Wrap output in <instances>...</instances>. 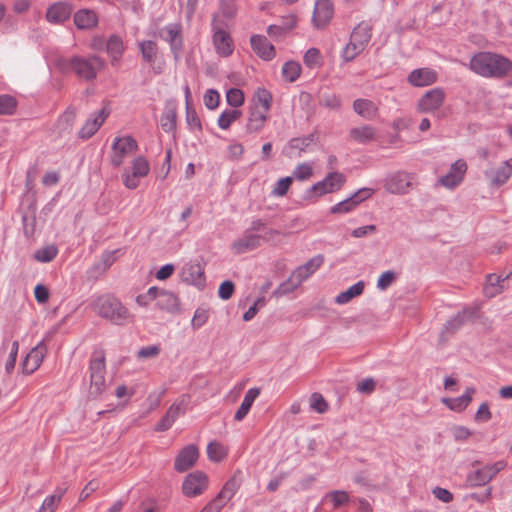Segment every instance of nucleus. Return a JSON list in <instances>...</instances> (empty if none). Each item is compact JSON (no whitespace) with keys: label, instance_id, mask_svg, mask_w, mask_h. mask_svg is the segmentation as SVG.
Returning <instances> with one entry per match:
<instances>
[{"label":"nucleus","instance_id":"1","mask_svg":"<svg viewBox=\"0 0 512 512\" xmlns=\"http://www.w3.org/2000/svg\"><path fill=\"white\" fill-rule=\"evenodd\" d=\"M55 67L62 74L73 72L85 81H92L96 79L98 72L105 68V62L97 55L58 57L55 60Z\"/></svg>","mask_w":512,"mask_h":512},{"label":"nucleus","instance_id":"2","mask_svg":"<svg viewBox=\"0 0 512 512\" xmlns=\"http://www.w3.org/2000/svg\"><path fill=\"white\" fill-rule=\"evenodd\" d=\"M470 69L483 77L503 78L512 73V62L492 52H479L470 60Z\"/></svg>","mask_w":512,"mask_h":512},{"label":"nucleus","instance_id":"3","mask_svg":"<svg viewBox=\"0 0 512 512\" xmlns=\"http://www.w3.org/2000/svg\"><path fill=\"white\" fill-rule=\"evenodd\" d=\"M95 312L115 325H124L132 321L128 309L114 296L103 295L94 302Z\"/></svg>","mask_w":512,"mask_h":512},{"label":"nucleus","instance_id":"4","mask_svg":"<svg viewBox=\"0 0 512 512\" xmlns=\"http://www.w3.org/2000/svg\"><path fill=\"white\" fill-rule=\"evenodd\" d=\"M90 372V395L98 397L106 389V358L103 348L95 349L92 352L89 362Z\"/></svg>","mask_w":512,"mask_h":512},{"label":"nucleus","instance_id":"5","mask_svg":"<svg viewBox=\"0 0 512 512\" xmlns=\"http://www.w3.org/2000/svg\"><path fill=\"white\" fill-rule=\"evenodd\" d=\"M346 182V176L343 173L334 171L326 177L312 185L305 193V199L309 200L328 193L339 191Z\"/></svg>","mask_w":512,"mask_h":512},{"label":"nucleus","instance_id":"6","mask_svg":"<svg viewBox=\"0 0 512 512\" xmlns=\"http://www.w3.org/2000/svg\"><path fill=\"white\" fill-rule=\"evenodd\" d=\"M159 37L169 43L174 59L178 60L184 45L182 25L178 22L166 25L159 31Z\"/></svg>","mask_w":512,"mask_h":512},{"label":"nucleus","instance_id":"7","mask_svg":"<svg viewBox=\"0 0 512 512\" xmlns=\"http://www.w3.org/2000/svg\"><path fill=\"white\" fill-rule=\"evenodd\" d=\"M112 150L111 163L114 167H119L123 164L126 156L138 150V144L131 136L117 137L112 144Z\"/></svg>","mask_w":512,"mask_h":512},{"label":"nucleus","instance_id":"8","mask_svg":"<svg viewBox=\"0 0 512 512\" xmlns=\"http://www.w3.org/2000/svg\"><path fill=\"white\" fill-rule=\"evenodd\" d=\"M218 16L214 15L212 19L213 45L218 55L228 57L233 53L234 43L230 34L217 26Z\"/></svg>","mask_w":512,"mask_h":512},{"label":"nucleus","instance_id":"9","mask_svg":"<svg viewBox=\"0 0 512 512\" xmlns=\"http://www.w3.org/2000/svg\"><path fill=\"white\" fill-rule=\"evenodd\" d=\"M208 487V477L202 471L189 473L182 484L183 494L187 497L201 495Z\"/></svg>","mask_w":512,"mask_h":512},{"label":"nucleus","instance_id":"10","mask_svg":"<svg viewBox=\"0 0 512 512\" xmlns=\"http://www.w3.org/2000/svg\"><path fill=\"white\" fill-rule=\"evenodd\" d=\"M373 192L374 191L371 188H361L358 191H356L352 196L332 206L330 212L332 214L349 213L353 211L360 203L370 198Z\"/></svg>","mask_w":512,"mask_h":512},{"label":"nucleus","instance_id":"11","mask_svg":"<svg viewBox=\"0 0 512 512\" xmlns=\"http://www.w3.org/2000/svg\"><path fill=\"white\" fill-rule=\"evenodd\" d=\"M188 404V399L184 395L173 403L168 411L165 413V415L162 417V419L159 421V423L156 425L155 430L159 432L167 431L175 422V420L180 416L183 415L186 411V406Z\"/></svg>","mask_w":512,"mask_h":512},{"label":"nucleus","instance_id":"12","mask_svg":"<svg viewBox=\"0 0 512 512\" xmlns=\"http://www.w3.org/2000/svg\"><path fill=\"white\" fill-rule=\"evenodd\" d=\"M467 171V163L463 159L455 161L449 171L439 178V183L449 189L458 186L464 179Z\"/></svg>","mask_w":512,"mask_h":512},{"label":"nucleus","instance_id":"13","mask_svg":"<svg viewBox=\"0 0 512 512\" xmlns=\"http://www.w3.org/2000/svg\"><path fill=\"white\" fill-rule=\"evenodd\" d=\"M445 91L442 88H433L427 91L418 101V110L428 113L437 110L445 101Z\"/></svg>","mask_w":512,"mask_h":512},{"label":"nucleus","instance_id":"14","mask_svg":"<svg viewBox=\"0 0 512 512\" xmlns=\"http://www.w3.org/2000/svg\"><path fill=\"white\" fill-rule=\"evenodd\" d=\"M109 115L110 109L107 106H104L99 112L92 114L80 129L78 133L79 138L84 140L91 138L99 130Z\"/></svg>","mask_w":512,"mask_h":512},{"label":"nucleus","instance_id":"15","mask_svg":"<svg viewBox=\"0 0 512 512\" xmlns=\"http://www.w3.org/2000/svg\"><path fill=\"white\" fill-rule=\"evenodd\" d=\"M261 242L262 235L245 230L242 237L231 244V250L237 255L244 254L260 247Z\"/></svg>","mask_w":512,"mask_h":512},{"label":"nucleus","instance_id":"16","mask_svg":"<svg viewBox=\"0 0 512 512\" xmlns=\"http://www.w3.org/2000/svg\"><path fill=\"white\" fill-rule=\"evenodd\" d=\"M46 350L47 348L43 341L32 348L21 363L22 372L27 375L34 373L40 367Z\"/></svg>","mask_w":512,"mask_h":512},{"label":"nucleus","instance_id":"17","mask_svg":"<svg viewBox=\"0 0 512 512\" xmlns=\"http://www.w3.org/2000/svg\"><path fill=\"white\" fill-rule=\"evenodd\" d=\"M199 451L196 445L190 444L184 447L177 455L174 468L178 472H185L190 469L197 461Z\"/></svg>","mask_w":512,"mask_h":512},{"label":"nucleus","instance_id":"18","mask_svg":"<svg viewBox=\"0 0 512 512\" xmlns=\"http://www.w3.org/2000/svg\"><path fill=\"white\" fill-rule=\"evenodd\" d=\"M333 13V4L330 0H318L312 17L314 26L318 29L325 27L332 19Z\"/></svg>","mask_w":512,"mask_h":512},{"label":"nucleus","instance_id":"19","mask_svg":"<svg viewBox=\"0 0 512 512\" xmlns=\"http://www.w3.org/2000/svg\"><path fill=\"white\" fill-rule=\"evenodd\" d=\"M491 186L499 187L505 184L512 175V164L504 161L498 168H490L484 172Z\"/></svg>","mask_w":512,"mask_h":512},{"label":"nucleus","instance_id":"20","mask_svg":"<svg viewBox=\"0 0 512 512\" xmlns=\"http://www.w3.org/2000/svg\"><path fill=\"white\" fill-rule=\"evenodd\" d=\"M407 80L414 87H424L437 81V73L431 68H418L410 72Z\"/></svg>","mask_w":512,"mask_h":512},{"label":"nucleus","instance_id":"21","mask_svg":"<svg viewBox=\"0 0 512 512\" xmlns=\"http://www.w3.org/2000/svg\"><path fill=\"white\" fill-rule=\"evenodd\" d=\"M250 43L253 51L263 60H272L275 55V47L263 35H252Z\"/></svg>","mask_w":512,"mask_h":512},{"label":"nucleus","instance_id":"22","mask_svg":"<svg viewBox=\"0 0 512 512\" xmlns=\"http://www.w3.org/2000/svg\"><path fill=\"white\" fill-rule=\"evenodd\" d=\"M75 120L76 108L73 106L67 107V109L59 116L55 125L56 133L60 138L71 134Z\"/></svg>","mask_w":512,"mask_h":512},{"label":"nucleus","instance_id":"23","mask_svg":"<svg viewBox=\"0 0 512 512\" xmlns=\"http://www.w3.org/2000/svg\"><path fill=\"white\" fill-rule=\"evenodd\" d=\"M411 187L410 177L406 173L398 172L386 179L385 189L392 194H405Z\"/></svg>","mask_w":512,"mask_h":512},{"label":"nucleus","instance_id":"24","mask_svg":"<svg viewBox=\"0 0 512 512\" xmlns=\"http://www.w3.org/2000/svg\"><path fill=\"white\" fill-rule=\"evenodd\" d=\"M73 11V6L67 2H57L52 4L46 12V18L50 23H63L69 19Z\"/></svg>","mask_w":512,"mask_h":512},{"label":"nucleus","instance_id":"25","mask_svg":"<svg viewBox=\"0 0 512 512\" xmlns=\"http://www.w3.org/2000/svg\"><path fill=\"white\" fill-rule=\"evenodd\" d=\"M182 281L196 286L204 285V269L199 263H187L181 271Z\"/></svg>","mask_w":512,"mask_h":512},{"label":"nucleus","instance_id":"26","mask_svg":"<svg viewBox=\"0 0 512 512\" xmlns=\"http://www.w3.org/2000/svg\"><path fill=\"white\" fill-rule=\"evenodd\" d=\"M475 392L476 389L474 387H468L463 395L456 398H444L442 401L450 410L461 412L470 404Z\"/></svg>","mask_w":512,"mask_h":512},{"label":"nucleus","instance_id":"27","mask_svg":"<svg viewBox=\"0 0 512 512\" xmlns=\"http://www.w3.org/2000/svg\"><path fill=\"white\" fill-rule=\"evenodd\" d=\"M74 23L78 29L87 30L97 25L98 17L93 10L81 9L74 14Z\"/></svg>","mask_w":512,"mask_h":512},{"label":"nucleus","instance_id":"28","mask_svg":"<svg viewBox=\"0 0 512 512\" xmlns=\"http://www.w3.org/2000/svg\"><path fill=\"white\" fill-rule=\"evenodd\" d=\"M324 262L322 254L316 255L309 259L305 264L294 270V277L300 278V281H305L312 275Z\"/></svg>","mask_w":512,"mask_h":512},{"label":"nucleus","instance_id":"29","mask_svg":"<svg viewBox=\"0 0 512 512\" xmlns=\"http://www.w3.org/2000/svg\"><path fill=\"white\" fill-rule=\"evenodd\" d=\"M124 50L125 47L122 38L116 34L111 35L106 42V51L111 57V64L113 66L120 61Z\"/></svg>","mask_w":512,"mask_h":512},{"label":"nucleus","instance_id":"30","mask_svg":"<svg viewBox=\"0 0 512 512\" xmlns=\"http://www.w3.org/2000/svg\"><path fill=\"white\" fill-rule=\"evenodd\" d=\"M268 118V112L258 110V108L250 107L246 131L248 133L259 132L265 125Z\"/></svg>","mask_w":512,"mask_h":512},{"label":"nucleus","instance_id":"31","mask_svg":"<svg viewBox=\"0 0 512 512\" xmlns=\"http://www.w3.org/2000/svg\"><path fill=\"white\" fill-rule=\"evenodd\" d=\"M376 128L371 125H363L350 129L349 136L360 144H367L376 138Z\"/></svg>","mask_w":512,"mask_h":512},{"label":"nucleus","instance_id":"32","mask_svg":"<svg viewBox=\"0 0 512 512\" xmlns=\"http://www.w3.org/2000/svg\"><path fill=\"white\" fill-rule=\"evenodd\" d=\"M353 110L367 120L373 119L378 112V108L373 101L363 98L356 99L353 102Z\"/></svg>","mask_w":512,"mask_h":512},{"label":"nucleus","instance_id":"33","mask_svg":"<svg viewBox=\"0 0 512 512\" xmlns=\"http://www.w3.org/2000/svg\"><path fill=\"white\" fill-rule=\"evenodd\" d=\"M372 26L368 22L359 23L351 32L350 40L356 42L360 47L363 45L364 48L368 45L372 36Z\"/></svg>","mask_w":512,"mask_h":512},{"label":"nucleus","instance_id":"34","mask_svg":"<svg viewBox=\"0 0 512 512\" xmlns=\"http://www.w3.org/2000/svg\"><path fill=\"white\" fill-rule=\"evenodd\" d=\"M259 394L260 388L257 387L251 388L246 392L240 407L234 415V419L236 421H242L247 416L253 405V402L259 396Z\"/></svg>","mask_w":512,"mask_h":512},{"label":"nucleus","instance_id":"35","mask_svg":"<svg viewBox=\"0 0 512 512\" xmlns=\"http://www.w3.org/2000/svg\"><path fill=\"white\" fill-rule=\"evenodd\" d=\"M272 105V95L265 88H258L252 98V104L250 107L258 108L263 112H269Z\"/></svg>","mask_w":512,"mask_h":512},{"label":"nucleus","instance_id":"36","mask_svg":"<svg viewBox=\"0 0 512 512\" xmlns=\"http://www.w3.org/2000/svg\"><path fill=\"white\" fill-rule=\"evenodd\" d=\"M157 306L162 310L174 312L179 308V300L174 293L167 290H161L157 300Z\"/></svg>","mask_w":512,"mask_h":512},{"label":"nucleus","instance_id":"37","mask_svg":"<svg viewBox=\"0 0 512 512\" xmlns=\"http://www.w3.org/2000/svg\"><path fill=\"white\" fill-rule=\"evenodd\" d=\"M365 288L364 281H358L351 287H349L346 291H343L337 295L335 298V302L337 304L343 305L350 302L353 298L360 296Z\"/></svg>","mask_w":512,"mask_h":512},{"label":"nucleus","instance_id":"38","mask_svg":"<svg viewBox=\"0 0 512 512\" xmlns=\"http://www.w3.org/2000/svg\"><path fill=\"white\" fill-rule=\"evenodd\" d=\"M139 50L145 62L153 64L158 54V45L155 41L144 40L139 43Z\"/></svg>","mask_w":512,"mask_h":512},{"label":"nucleus","instance_id":"39","mask_svg":"<svg viewBox=\"0 0 512 512\" xmlns=\"http://www.w3.org/2000/svg\"><path fill=\"white\" fill-rule=\"evenodd\" d=\"M240 488V479L234 474L223 486L221 491L217 494L219 499L227 503Z\"/></svg>","mask_w":512,"mask_h":512},{"label":"nucleus","instance_id":"40","mask_svg":"<svg viewBox=\"0 0 512 512\" xmlns=\"http://www.w3.org/2000/svg\"><path fill=\"white\" fill-rule=\"evenodd\" d=\"M303 281H300V278L294 277V271L291 276L281 283L277 289L274 290L273 296L276 298L282 297L292 291H294L298 286L301 285Z\"/></svg>","mask_w":512,"mask_h":512},{"label":"nucleus","instance_id":"41","mask_svg":"<svg viewBox=\"0 0 512 512\" xmlns=\"http://www.w3.org/2000/svg\"><path fill=\"white\" fill-rule=\"evenodd\" d=\"M319 105L333 111H339L342 106L341 98L335 93L323 92L319 95Z\"/></svg>","mask_w":512,"mask_h":512},{"label":"nucleus","instance_id":"42","mask_svg":"<svg viewBox=\"0 0 512 512\" xmlns=\"http://www.w3.org/2000/svg\"><path fill=\"white\" fill-rule=\"evenodd\" d=\"M301 74V66L298 62L288 61L282 67V75L289 82H295Z\"/></svg>","mask_w":512,"mask_h":512},{"label":"nucleus","instance_id":"43","mask_svg":"<svg viewBox=\"0 0 512 512\" xmlns=\"http://www.w3.org/2000/svg\"><path fill=\"white\" fill-rule=\"evenodd\" d=\"M58 254V249L55 245H47L36 250L34 258L38 262L48 263L51 262Z\"/></svg>","mask_w":512,"mask_h":512},{"label":"nucleus","instance_id":"44","mask_svg":"<svg viewBox=\"0 0 512 512\" xmlns=\"http://www.w3.org/2000/svg\"><path fill=\"white\" fill-rule=\"evenodd\" d=\"M466 482L471 487H477V486H483V485L487 484L489 481H488V477L486 476V473L482 467V468H479L475 471L468 473Z\"/></svg>","mask_w":512,"mask_h":512},{"label":"nucleus","instance_id":"45","mask_svg":"<svg viewBox=\"0 0 512 512\" xmlns=\"http://www.w3.org/2000/svg\"><path fill=\"white\" fill-rule=\"evenodd\" d=\"M17 107L16 99L8 94L0 95V115H12Z\"/></svg>","mask_w":512,"mask_h":512},{"label":"nucleus","instance_id":"46","mask_svg":"<svg viewBox=\"0 0 512 512\" xmlns=\"http://www.w3.org/2000/svg\"><path fill=\"white\" fill-rule=\"evenodd\" d=\"M325 498L329 499L333 503V508H335V509L348 503L349 499H350L348 493L343 490H334V491L328 492L325 495Z\"/></svg>","mask_w":512,"mask_h":512},{"label":"nucleus","instance_id":"47","mask_svg":"<svg viewBox=\"0 0 512 512\" xmlns=\"http://www.w3.org/2000/svg\"><path fill=\"white\" fill-rule=\"evenodd\" d=\"M359 45L350 40L346 46L344 47L343 51H342V58L344 59V61L346 62H349V61H352L354 60L361 52L364 51V47L363 45H361L360 47H358Z\"/></svg>","mask_w":512,"mask_h":512},{"label":"nucleus","instance_id":"48","mask_svg":"<svg viewBox=\"0 0 512 512\" xmlns=\"http://www.w3.org/2000/svg\"><path fill=\"white\" fill-rule=\"evenodd\" d=\"M207 455L211 461L218 462L226 456V451L219 442L212 441L207 446Z\"/></svg>","mask_w":512,"mask_h":512},{"label":"nucleus","instance_id":"49","mask_svg":"<svg viewBox=\"0 0 512 512\" xmlns=\"http://www.w3.org/2000/svg\"><path fill=\"white\" fill-rule=\"evenodd\" d=\"M467 312L463 310L457 313L453 318L449 319L445 324V331L454 333L456 332L466 321Z\"/></svg>","mask_w":512,"mask_h":512},{"label":"nucleus","instance_id":"50","mask_svg":"<svg viewBox=\"0 0 512 512\" xmlns=\"http://www.w3.org/2000/svg\"><path fill=\"white\" fill-rule=\"evenodd\" d=\"M132 173L135 176L144 177L149 173V163L143 156L134 159L132 165Z\"/></svg>","mask_w":512,"mask_h":512},{"label":"nucleus","instance_id":"51","mask_svg":"<svg viewBox=\"0 0 512 512\" xmlns=\"http://www.w3.org/2000/svg\"><path fill=\"white\" fill-rule=\"evenodd\" d=\"M177 114L174 109L167 110L161 119V126L164 131L171 132L176 128Z\"/></svg>","mask_w":512,"mask_h":512},{"label":"nucleus","instance_id":"52","mask_svg":"<svg viewBox=\"0 0 512 512\" xmlns=\"http://www.w3.org/2000/svg\"><path fill=\"white\" fill-rule=\"evenodd\" d=\"M314 141V134H310L306 137L302 138H293L289 142V147L291 149H296L299 151L298 156H300V153L304 151L312 142Z\"/></svg>","mask_w":512,"mask_h":512},{"label":"nucleus","instance_id":"53","mask_svg":"<svg viewBox=\"0 0 512 512\" xmlns=\"http://www.w3.org/2000/svg\"><path fill=\"white\" fill-rule=\"evenodd\" d=\"M209 312L207 309L199 307L196 309L191 321V326L194 330L201 328L208 320Z\"/></svg>","mask_w":512,"mask_h":512},{"label":"nucleus","instance_id":"54","mask_svg":"<svg viewBox=\"0 0 512 512\" xmlns=\"http://www.w3.org/2000/svg\"><path fill=\"white\" fill-rule=\"evenodd\" d=\"M227 103L232 107H239L244 102V94L238 88H231L226 93Z\"/></svg>","mask_w":512,"mask_h":512},{"label":"nucleus","instance_id":"55","mask_svg":"<svg viewBox=\"0 0 512 512\" xmlns=\"http://www.w3.org/2000/svg\"><path fill=\"white\" fill-rule=\"evenodd\" d=\"M312 174V166L308 163H301L294 169L292 178L303 181L309 179Z\"/></svg>","mask_w":512,"mask_h":512},{"label":"nucleus","instance_id":"56","mask_svg":"<svg viewBox=\"0 0 512 512\" xmlns=\"http://www.w3.org/2000/svg\"><path fill=\"white\" fill-rule=\"evenodd\" d=\"M219 5L221 13L225 18L231 19L235 17L237 12L235 0H219Z\"/></svg>","mask_w":512,"mask_h":512},{"label":"nucleus","instance_id":"57","mask_svg":"<svg viewBox=\"0 0 512 512\" xmlns=\"http://www.w3.org/2000/svg\"><path fill=\"white\" fill-rule=\"evenodd\" d=\"M18 350H19V342L17 340H15L11 344L9 357L5 364V370L8 374H10L15 368Z\"/></svg>","mask_w":512,"mask_h":512},{"label":"nucleus","instance_id":"58","mask_svg":"<svg viewBox=\"0 0 512 512\" xmlns=\"http://www.w3.org/2000/svg\"><path fill=\"white\" fill-rule=\"evenodd\" d=\"M310 406L318 413H324L328 410V403L320 393H313Z\"/></svg>","mask_w":512,"mask_h":512},{"label":"nucleus","instance_id":"59","mask_svg":"<svg viewBox=\"0 0 512 512\" xmlns=\"http://www.w3.org/2000/svg\"><path fill=\"white\" fill-rule=\"evenodd\" d=\"M292 180H293V178L290 176L279 179L277 181L275 187L273 188V191H272L273 195H275V196L286 195V193L292 183Z\"/></svg>","mask_w":512,"mask_h":512},{"label":"nucleus","instance_id":"60","mask_svg":"<svg viewBox=\"0 0 512 512\" xmlns=\"http://www.w3.org/2000/svg\"><path fill=\"white\" fill-rule=\"evenodd\" d=\"M396 274L394 271L388 270L383 272L377 281V287L380 290H386L395 281Z\"/></svg>","mask_w":512,"mask_h":512},{"label":"nucleus","instance_id":"61","mask_svg":"<svg viewBox=\"0 0 512 512\" xmlns=\"http://www.w3.org/2000/svg\"><path fill=\"white\" fill-rule=\"evenodd\" d=\"M186 121L191 128H196L199 131L202 130L201 121L191 105L186 107Z\"/></svg>","mask_w":512,"mask_h":512},{"label":"nucleus","instance_id":"62","mask_svg":"<svg viewBox=\"0 0 512 512\" xmlns=\"http://www.w3.org/2000/svg\"><path fill=\"white\" fill-rule=\"evenodd\" d=\"M304 63L309 68L320 64V51L317 48H310L304 55Z\"/></svg>","mask_w":512,"mask_h":512},{"label":"nucleus","instance_id":"63","mask_svg":"<svg viewBox=\"0 0 512 512\" xmlns=\"http://www.w3.org/2000/svg\"><path fill=\"white\" fill-rule=\"evenodd\" d=\"M220 101V95L219 93L214 89H209L204 95V104L205 106L213 110L219 105Z\"/></svg>","mask_w":512,"mask_h":512},{"label":"nucleus","instance_id":"64","mask_svg":"<svg viewBox=\"0 0 512 512\" xmlns=\"http://www.w3.org/2000/svg\"><path fill=\"white\" fill-rule=\"evenodd\" d=\"M234 290V283L230 280H225L219 286L218 295L222 300H228L232 297Z\"/></svg>","mask_w":512,"mask_h":512}]
</instances>
